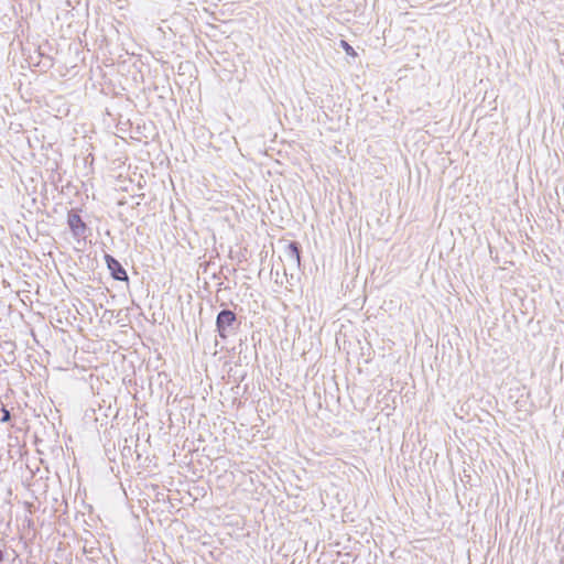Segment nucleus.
I'll use <instances>...</instances> for the list:
<instances>
[{
	"instance_id": "obj_1",
	"label": "nucleus",
	"mask_w": 564,
	"mask_h": 564,
	"mask_svg": "<svg viewBox=\"0 0 564 564\" xmlns=\"http://www.w3.org/2000/svg\"><path fill=\"white\" fill-rule=\"evenodd\" d=\"M237 325L236 314L230 310H223L218 313L216 318V327L221 338H227L228 335L235 333Z\"/></svg>"
},
{
	"instance_id": "obj_2",
	"label": "nucleus",
	"mask_w": 564,
	"mask_h": 564,
	"mask_svg": "<svg viewBox=\"0 0 564 564\" xmlns=\"http://www.w3.org/2000/svg\"><path fill=\"white\" fill-rule=\"evenodd\" d=\"M280 258L283 262L284 272H286L288 270L289 271L297 270L301 264L299 243L295 241L288 243L284 247L283 252Z\"/></svg>"
},
{
	"instance_id": "obj_3",
	"label": "nucleus",
	"mask_w": 564,
	"mask_h": 564,
	"mask_svg": "<svg viewBox=\"0 0 564 564\" xmlns=\"http://www.w3.org/2000/svg\"><path fill=\"white\" fill-rule=\"evenodd\" d=\"M67 224L72 230V234L76 238L85 237L87 231L86 224L82 220V217L74 212L68 213Z\"/></svg>"
},
{
	"instance_id": "obj_4",
	"label": "nucleus",
	"mask_w": 564,
	"mask_h": 564,
	"mask_svg": "<svg viewBox=\"0 0 564 564\" xmlns=\"http://www.w3.org/2000/svg\"><path fill=\"white\" fill-rule=\"evenodd\" d=\"M105 260H106L108 269L111 271V275L115 280H118V281H127L128 280V274L118 260H116L110 254H106Z\"/></svg>"
},
{
	"instance_id": "obj_5",
	"label": "nucleus",
	"mask_w": 564,
	"mask_h": 564,
	"mask_svg": "<svg viewBox=\"0 0 564 564\" xmlns=\"http://www.w3.org/2000/svg\"><path fill=\"white\" fill-rule=\"evenodd\" d=\"M340 45L341 47L345 50V52L348 54V55H351V56H355L356 55V52L355 50L344 40L340 41Z\"/></svg>"
},
{
	"instance_id": "obj_6",
	"label": "nucleus",
	"mask_w": 564,
	"mask_h": 564,
	"mask_svg": "<svg viewBox=\"0 0 564 564\" xmlns=\"http://www.w3.org/2000/svg\"><path fill=\"white\" fill-rule=\"evenodd\" d=\"M3 412V415H2V419H1V422H7L10 420V412L6 409L2 410Z\"/></svg>"
},
{
	"instance_id": "obj_7",
	"label": "nucleus",
	"mask_w": 564,
	"mask_h": 564,
	"mask_svg": "<svg viewBox=\"0 0 564 564\" xmlns=\"http://www.w3.org/2000/svg\"><path fill=\"white\" fill-rule=\"evenodd\" d=\"M2 561H3V553H2V551L0 550V562H2Z\"/></svg>"
}]
</instances>
